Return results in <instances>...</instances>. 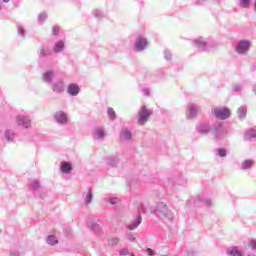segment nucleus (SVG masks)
<instances>
[{
    "mask_svg": "<svg viewBox=\"0 0 256 256\" xmlns=\"http://www.w3.org/2000/svg\"><path fill=\"white\" fill-rule=\"evenodd\" d=\"M154 213L157 217H160V219H168V221L173 219V212H171V210H169L167 207V204L163 202L156 205Z\"/></svg>",
    "mask_w": 256,
    "mask_h": 256,
    "instance_id": "1",
    "label": "nucleus"
},
{
    "mask_svg": "<svg viewBox=\"0 0 256 256\" xmlns=\"http://www.w3.org/2000/svg\"><path fill=\"white\" fill-rule=\"evenodd\" d=\"M212 135L215 141H222L227 137V128L221 122H215L212 125Z\"/></svg>",
    "mask_w": 256,
    "mask_h": 256,
    "instance_id": "2",
    "label": "nucleus"
},
{
    "mask_svg": "<svg viewBox=\"0 0 256 256\" xmlns=\"http://www.w3.org/2000/svg\"><path fill=\"white\" fill-rule=\"evenodd\" d=\"M153 115V110L147 109V106H142L136 116L138 125H144L149 121V117Z\"/></svg>",
    "mask_w": 256,
    "mask_h": 256,
    "instance_id": "3",
    "label": "nucleus"
},
{
    "mask_svg": "<svg viewBox=\"0 0 256 256\" xmlns=\"http://www.w3.org/2000/svg\"><path fill=\"white\" fill-rule=\"evenodd\" d=\"M200 109L201 106H199V104H195L193 102L188 103L186 107L187 119H197V115H199Z\"/></svg>",
    "mask_w": 256,
    "mask_h": 256,
    "instance_id": "4",
    "label": "nucleus"
},
{
    "mask_svg": "<svg viewBox=\"0 0 256 256\" xmlns=\"http://www.w3.org/2000/svg\"><path fill=\"white\" fill-rule=\"evenodd\" d=\"M212 115L216 117V119L225 121V119H229V117H231V110L228 108H213Z\"/></svg>",
    "mask_w": 256,
    "mask_h": 256,
    "instance_id": "5",
    "label": "nucleus"
},
{
    "mask_svg": "<svg viewBox=\"0 0 256 256\" xmlns=\"http://www.w3.org/2000/svg\"><path fill=\"white\" fill-rule=\"evenodd\" d=\"M196 131L199 135H209V133H212L213 127H211V124L209 122H200L196 126Z\"/></svg>",
    "mask_w": 256,
    "mask_h": 256,
    "instance_id": "6",
    "label": "nucleus"
},
{
    "mask_svg": "<svg viewBox=\"0 0 256 256\" xmlns=\"http://www.w3.org/2000/svg\"><path fill=\"white\" fill-rule=\"evenodd\" d=\"M16 123L20 127H24L25 129H29L31 127V117L25 114H20L16 117Z\"/></svg>",
    "mask_w": 256,
    "mask_h": 256,
    "instance_id": "7",
    "label": "nucleus"
},
{
    "mask_svg": "<svg viewBox=\"0 0 256 256\" xmlns=\"http://www.w3.org/2000/svg\"><path fill=\"white\" fill-rule=\"evenodd\" d=\"M54 119L58 125H67L69 121V117L67 116V113L63 111H58L54 115Z\"/></svg>",
    "mask_w": 256,
    "mask_h": 256,
    "instance_id": "8",
    "label": "nucleus"
},
{
    "mask_svg": "<svg viewBox=\"0 0 256 256\" xmlns=\"http://www.w3.org/2000/svg\"><path fill=\"white\" fill-rule=\"evenodd\" d=\"M66 93H68L70 97H77V95L81 93V87H79L77 83H71L67 86Z\"/></svg>",
    "mask_w": 256,
    "mask_h": 256,
    "instance_id": "9",
    "label": "nucleus"
},
{
    "mask_svg": "<svg viewBox=\"0 0 256 256\" xmlns=\"http://www.w3.org/2000/svg\"><path fill=\"white\" fill-rule=\"evenodd\" d=\"M87 227L92 229V231H94V233H97V235H103V229L101 228V225H99V223H97V220L90 219L87 222Z\"/></svg>",
    "mask_w": 256,
    "mask_h": 256,
    "instance_id": "10",
    "label": "nucleus"
},
{
    "mask_svg": "<svg viewBox=\"0 0 256 256\" xmlns=\"http://www.w3.org/2000/svg\"><path fill=\"white\" fill-rule=\"evenodd\" d=\"M87 227L92 229V231H94V233H97V235H103V229L101 228V225H99V223H97V220L90 219L87 222Z\"/></svg>",
    "mask_w": 256,
    "mask_h": 256,
    "instance_id": "11",
    "label": "nucleus"
},
{
    "mask_svg": "<svg viewBox=\"0 0 256 256\" xmlns=\"http://www.w3.org/2000/svg\"><path fill=\"white\" fill-rule=\"evenodd\" d=\"M249 47H251V42L242 40L236 47V51L240 55H243L244 53H247V51H249Z\"/></svg>",
    "mask_w": 256,
    "mask_h": 256,
    "instance_id": "12",
    "label": "nucleus"
},
{
    "mask_svg": "<svg viewBox=\"0 0 256 256\" xmlns=\"http://www.w3.org/2000/svg\"><path fill=\"white\" fill-rule=\"evenodd\" d=\"M53 77H55V71L53 69L46 70L42 74V81L47 83V85H51L53 83Z\"/></svg>",
    "mask_w": 256,
    "mask_h": 256,
    "instance_id": "13",
    "label": "nucleus"
},
{
    "mask_svg": "<svg viewBox=\"0 0 256 256\" xmlns=\"http://www.w3.org/2000/svg\"><path fill=\"white\" fill-rule=\"evenodd\" d=\"M52 91L57 95L65 92V82L58 80L52 84Z\"/></svg>",
    "mask_w": 256,
    "mask_h": 256,
    "instance_id": "14",
    "label": "nucleus"
},
{
    "mask_svg": "<svg viewBox=\"0 0 256 256\" xmlns=\"http://www.w3.org/2000/svg\"><path fill=\"white\" fill-rule=\"evenodd\" d=\"M132 138L133 134L131 133V130L123 128L120 131V141H131Z\"/></svg>",
    "mask_w": 256,
    "mask_h": 256,
    "instance_id": "15",
    "label": "nucleus"
},
{
    "mask_svg": "<svg viewBox=\"0 0 256 256\" xmlns=\"http://www.w3.org/2000/svg\"><path fill=\"white\" fill-rule=\"evenodd\" d=\"M141 214H138L137 217L130 223L127 225V229H129V231H133L135 229H137V227H139V225H141Z\"/></svg>",
    "mask_w": 256,
    "mask_h": 256,
    "instance_id": "16",
    "label": "nucleus"
},
{
    "mask_svg": "<svg viewBox=\"0 0 256 256\" xmlns=\"http://www.w3.org/2000/svg\"><path fill=\"white\" fill-rule=\"evenodd\" d=\"M253 165H255V161L253 159H246L242 162L240 169L242 171H249V169H253Z\"/></svg>",
    "mask_w": 256,
    "mask_h": 256,
    "instance_id": "17",
    "label": "nucleus"
},
{
    "mask_svg": "<svg viewBox=\"0 0 256 256\" xmlns=\"http://www.w3.org/2000/svg\"><path fill=\"white\" fill-rule=\"evenodd\" d=\"M228 256H243V251H241L237 246H232L226 251Z\"/></svg>",
    "mask_w": 256,
    "mask_h": 256,
    "instance_id": "18",
    "label": "nucleus"
},
{
    "mask_svg": "<svg viewBox=\"0 0 256 256\" xmlns=\"http://www.w3.org/2000/svg\"><path fill=\"white\" fill-rule=\"evenodd\" d=\"M147 47V39L145 38H138V40L135 43V49L136 51H143Z\"/></svg>",
    "mask_w": 256,
    "mask_h": 256,
    "instance_id": "19",
    "label": "nucleus"
},
{
    "mask_svg": "<svg viewBox=\"0 0 256 256\" xmlns=\"http://www.w3.org/2000/svg\"><path fill=\"white\" fill-rule=\"evenodd\" d=\"M4 139H6L8 143H13V141H15V132H13L11 129L5 130Z\"/></svg>",
    "mask_w": 256,
    "mask_h": 256,
    "instance_id": "20",
    "label": "nucleus"
},
{
    "mask_svg": "<svg viewBox=\"0 0 256 256\" xmlns=\"http://www.w3.org/2000/svg\"><path fill=\"white\" fill-rule=\"evenodd\" d=\"M119 163V156H110L106 158V165L110 167H117Z\"/></svg>",
    "mask_w": 256,
    "mask_h": 256,
    "instance_id": "21",
    "label": "nucleus"
},
{
    "mask_svg": "<svg viewBox=\"0 0 256 256\" xmlns=\"http://www.w3.org/2000/svg\"><path fill=\"white\" fill-rule=\"evenodd\" d=\"M61 173L69 174L70 171H73V166L69 162H62L60 166Z\"/></svg>",
    "mask_w": 256,
    "mask_h": 256,
    "instance_id": "22",
    "label": "nucleus"
},
{
    "mask_svg": "<svg viewBox=\"0 0 256 256\" xmlns=\"http://www.w3.org/2000/svg\"><path fill=\"white\" fill-rule=\"evenodd\" d=\"M92 135L94 139H104L105 138V132L101 128H95L92 131Z\"/></svg>",
    "mask_w": 256,
    "mask_h": 256,
    "instance_id": "23",
    "label": "nucleus"
},
{
    "mask_svg": "<svg viewBox=\"0 0 256 256\" xmlns=\"http://www.w3.org/2000/svg\"><path fill=\"white\" fill-rule=\"evenodd\" d=\"M194 203H203V205H206V207H211L212 205L211 199H204L201 196H197L196 199L194 200Z\"/></svg>",
    "mask_w": 256,
    "mask_h": 256,
    "instance_id": "24",
    "label": "nucleus"
},
{
    "mask_svg": "<svg viewBox=\"0 0 256 256\" xmlns=\"http://www.w3.org/2000/svg\"><path fill=\"white\" fill-rule=\"evenodd\" d=\"M256 137V130L255 129H250V130H247L245 135H244V139L246 141H251V139H255Z\"/></svg>",
    "mask_w": 256,
    "mask_h": 256,
    "instance_id": "25",
    "label": "nucleus"
},
{
    "mask_svg": "<svg viewBox=\"0 0 256 256\" xmlns=\"http://www.w3.org/2000/svg\"><path fill=\"white\" fill-rule=\"evenodd\" d=\"M46 243L54 247V245H57V243H59V239L56 238L55 235H48L46 238Z\"/></svg>",
    "mask_w": 256,
    "mask_h": 256,
    "instance_id": "26",
    "label": "nucleus"
},
{
    "mask_svg": "<svg viewBox=\"0 0 256 256\" xmlns=\"http://www.w3.org/2000/svg\"><path fill=\"white\" fill-rule=\"evenodd\" d=\"M237 113L239 119H245V117H247V106L239 107Z\"/></svg>",
    "mask_w": 256,
    "mask_h": 256,
    "instance_id": "27",
    "label": "nucleus"
},
{
    "mask_svg": "<svg viewBox=\"0 0 256 256\" xmlns=\"http://www.w3.org/2000/svg\"><path fill=\"white\" fill-rule=\"evenodd\" d=\"M54 52L55 53H61V51H63V49H65V42L63 41H59L54 45Z\"/></svg>",
    "mask_w": 256,
    "mask_h": 256,
    "instance_id": "28",
    "label": "nucleus"
},
{
    "mask_svg": "<svg viewBox=\"0 0 256 256\" xmlns=\"http://www.w3.org/2000/svg\"><path fill=\"white\" fill-rule=\"evenodd\" d=\"M108 117L111 119V121H115L117 119V115L115 114V110L111 107L107 109Z\"/></svg>",
    "mask_w": 256,
    "mask_h": 256,
    "instance_id": "29",
    "label": "nucleus"
},
{
    "mask_svg": "<svg viewBox=\"0 0 256 256\" xmlns=\"http://www.w3.org/2000/svg\"><path fill=\"white\" fill-rule=\"evenodd\" d=\"M84 201L86 205H90V203H93V192L91 191V189H89Z\"/></svg>",
    "mask_w": 256,
    "mask_h": 256,
    "instance_id": "30",
    "label": "nucleus"
},
{
    "mask_svg": "<svg viewBox=\"0 0 256 256\" xmlns=\"http://www.w3.org/2000/svg\"><path fill=\"white\" fill-rule=\"evenodd\" d=\"M39 187H41V185L39 184V181H37V180H33L30 183V189H32L33 191L39 189Z\"/></svg>",
    "mask_w": 256,
    "mask_h": 256,
    "instance_id": "31",
    "label": "nucleus"
},
{
    "mask_svg": "<svg viewBox=\"0 0 256 256\" xmlns=\"http://www.w3.org/2000/svg\"><path fill=\"white\" fill-rule=\"evenodd\" d=\"M217 155L218 157H227V150H225L224 148H219L217 150Z\"/></svg>",
    "mask_w": 256,
    "mask_h": 256,
    "instance_id": "32",
    "label": "nucleus"
},
{
    "mask_svg": "<svg viewBox=\"0 0 256 256\" xmlns=\"http://www.w3.org/2000/svg\"><path fill=\"white\" fill-rule=\"evenodd\" d=\"M126 238L131 243H135V241L137 240V238H135V235H133V233H127Z\"/></svg>",
    "mask_w": 256,
    "mask_h": 256,
    "instance_id": "33",
    "label": "nucleus"
},
{
    "mask_svg": "<svg viewBox=\"0 0 256 256\" xmlns=\"http://www.w3.org/2000/svg\"><path fill=\"white\" fill-rule=\"evenodd\" d=\"M117 243H119V238L117 237H112L108 240V244L111 246L117 245Z\"/></svg>",
    "mask_w": 256,
    "mask_h": 256,
    "instance_id": "34",
    "label": "nucleus"
},
{
    "mask_svg": "<svg viewBox=\"0 0 256 256\" xmlns=\"http://www.w3.org/2000/svg\"><path fill=\"white\" fill-rule=\"evenodd\" d=\"M109 203H110L111 205H117V204L119 203V198H117V197H112V198L109 199Z\"/></svg>",
    "mask_w": 256,
    "mask_h": 256,
    "instance_id": "35",
    "label": "nucleus"
},
{
    "mask_svg": "<svg viewBox=\"0 0 256 256\" xmlns=\"http://www.w3.org/2000/svg\"><path fill=\"white\" fill-rule=\"evenodd\" d=\"M119 254L122 256H129V250L127 248H123L119 251Z\"/></svg>",
    "mask_w": 256,
    "mask_h": 256,
    "instance_id": "36",
    "label": "nucleus"
},
{
    "mask_svg": "<svg viewBox=\"0 0 256 256\" xmlns=\"http://www.w3.org/2000/svg\"><path fill=\"white\" fill-rule=\"evenodd\" d=\"M249 247H250L253 251H256V240H250V242H249Z\"/></svg>",
    "mask_w": 256,
    "mask_h": 256,
    "instance_id": "37",
    "label": "nucleus"
},
{
    "mask_svg": "<svg viewBox=\"0 0 256 256\" xmlns=\"http://www.w3.org/2000/svg\"><path fill=\"white\" fill-rule=\"evenodd\" d=\"M146 253H147V255H149V256H155V255H157V253L155 252V250H153V249H151V248H147V249H146Z\"/></svg>",
    "mask_w": 256,
    "mask_h": 256,
    "instance_id": "38",
    "label": "nucleus"
},
{
    "mask_svg": "<svg viewBox=\"0 0 256 256\" xmlns=\"http://www.w3.org/2000/svg\"><path fill=\"white\" fill-rule=\"evenodd\" d=\"M53 35H59V26H54L52 28Z\"/></svg>",
    "mask_w": 256,
    "mask_h": 256,
    "instance_id": "39",
    "label": "nucleus"
},
{
    "mask_svg": "<svg viewBox=\"0 0 256 256\" xmlns=\"http://www.w3.org/2000/svg\"><path fill=\"white\" fill-rule=\"evenodd\" d=\"M233 91H241V89H243V87L239 84H236L232 87Z\"/></svg>",
    "mask_w": 256,
    "mask_h": 256,
    "instance_id": "40",
    "label": "nucleus"
},
{
    "mask_svg": "<svg viewBox=\"0 0 256 256\" xmlns=\"http://www.w3.org/2000/svg\"><path fill=\"white\" fill-rule=\"evenodd\" d=\"M242 7H249V0H242Z\"/></svg>",
    "mask_w": 256,
    "mask_h": 256,
    "instance_id": "41",
    "label": "nucleus"
},
{
    "mask_svg": "<svg viewBox=\"0 0 256 256\" xmlns=\"http://www.w3.org/2000/svg\"><path fill=\"white\" fill-rule=\"evenodd\" d=\"M143 211H145V206H143V204H140L138 207V212L143 213Z\"/></svg>",
    "mask_w": 256,
    "mask_h": 256,
    "instance_id": "42",
    "label": "nucleus"
},
{
    "mask_svg": "<svg viewBox=\"0 0 256 256\" xmlns=\"http://www.w3.org/2000/svg\"><path fill=\"white\" fill-rule=\"evenodd\" d=\"M40 53L41 55H49V51L45 50V48H41Z\"/></svg>",
    "mask_w": 256,
    "mask_h": 256,
    "instance_id": "43",
    "label": "nucleus"
},
{
    "mask_svg": "<svg viewBox=\"0 0 256 256\" xmlns=\"http://www.w3.org/2000/svg\"><path fill=\"white\" fill-rule=\"evenodd\" d=\"M143 95H145L146 97H149V89H144Z\"/></svg>",
    "mask_w": 256,
    "mask_h": 256,
    "instance_id": "44",
    "label": "nucleus"
},
{
    "mask_svg": "<svg viewBox=\"0 0 256 256\" xmlns=\"http://www.w3.org/2000/svg\"><path fill=\"white\" fill-rule=\"evenodd\" d=\"M179 185H182L183 187H185L187 185V181L186 180H182V183H180Z\"/></svg>",
    "mask_w": 256,
    "mask_h": 256,
    "instance_id": "45",
    "label": "nucleus"
},
{
    "mask_svg": "<svg viewBox=\"0 0 256 256\" xmlns=\"http://www.w3.org/2000/svg\"><path fill=\"white\" fill-rule=\"evenodd\" d=\"M252 91L256 94V84L253 86Z\"/></svg>",
    "mask_w": 256,
    "mask_h": 256,
    "instance_id": "46",
    "label": "nucleus"
},
{
    "mask_svg": "<svg viewBox=\"0 0 256 256\" xmlns=\"http://www.w3.org/2000/svg\"><path fill=\"white\" fill-rule=\"evenodd\" d=\"M10 256H19V252H17L16 255H14L13 253H11Z\"/></svg>",
    "mask_w": 256,
    "mask_h": 256,
    "instance_id": "47",
    "label": "nucleus"
},
{
    "mask_svg": "<svg viewBox=\"0 0 256 256\" xmlns=\"http://www.w3.org/2000/svg\"><path fill=\"white\" fill-rule=\"evenodd\" d=\"M4 3H9V0H3Z\"/></svg>",
    "mask_w": 256,
    "mask_h": 256,
    "instance_id": "48",
    "label": "nucleus"
},
{
    "mask_svg": "<svg viewBox=\"0 0 256 256\" xmlns=\"http://www.w3.org/2000/svg\"><path fill=\"white\" fill-rule=\"evenodd\" d=\"M189 203H191V200H187V205H189Z\"/></svg>",
    "mask_w": 256,
    "mask_h": 256,
    "instance_id": "49",
    "label": "nucleus"
}]
</instances>
